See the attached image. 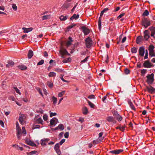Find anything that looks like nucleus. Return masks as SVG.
<instances>
[{
	"label": "nucleus",
	"mask_w": 155,
	"mask_h": 155,
	"mask_svg": "<svg viewBox=\"0 0 155 155\" xmlns=\"http://www.w3.org/2000/svg\"><path fill=\"white\" fill-rule=\"evenodd\" d=\"M154 74L152 73L150 74H148L147 76L146 82L149 84H152L154 81Z\"/></svg>",
	"instance_id": "1"
},
{
	"label": "nucleus",
	"mask_w": 155,
	"mask_h": 155,
	"mask_svg": "<svg viewBox=\"0 0 155 155\" xmlns=\"http://www.w3.org/2000/svg\"><path fill=\"white\" fill-rule=\"evenodd\" d=\"M150 25V22L149 20L147 18H144L142 20V25L144 26L145 28H147Z\"/></svg>",
	"instance_id": "2"
},
{
	"label": "nucleus",
	"mask_w": 155,
	"mask_h": 155,
	"mask_svg": "<svg viewBox=\"0 0 155 155\" xmlns=\"http://www.w3.org/2000/svg\"><path fill=\"white\" fill-rule=\"evenodd\" d=\"M85 41L86 47L88 48H90L92 44V39L88 37L85 39Z\"/></svg>",
	"instance_id": "3"
},
{
	"label": "nucleus",
	"mask_w": 155,
	"mask_h": 155,
	"mask_svg": "<svg viewBox=\"0 0 155 155\" xmlns=\"http://www.w3.org/2000/svg\"><path fill=\"white\" fill-rule=\"evenodd\" d=\"M59 52L61 54V57L64 58V55L67 54L70 55V54L68 52L66 49L61 48L59 51Z\"/></svg>",
	"instance_id": "4"
},
{
	"label": "nucleus",
	"mask_w": 155,
	"mask_h": 155,
	"mask_svg": "<svg viewBox=\"0 0 155 155\" xmlns=\"http://www.w3.org/2000/svg\"><path fill=\"white\" fill-rule=\"evenodd\" d=\"M54 149L58 155H60L61 154V153L60 150L59 143H58L55 145L54 147Z\"/></svg>",
	"instance_id": "5"
},
{
	"label": "nucleus",
	"mask_w": 155,
	"mask_h": 155,
	"mask_svg": "<svg viewBox=\"0 0 155 155\" xmlns=\"http://www.w3.org/2000/svg\"><path fill=\"white\" fill-rule=\"evenodd\" d=\"M152 65L153 64L148 60L145 61L143 64V66L144 67L148 68H151Z\"/></svg>",
	"instance_id": "6"
},
{
	"label": "nucleus",
	"mask_w": 155,
	"mask_h": 155,
	"mask_svg": "<svg viewBox=\"0 0 155 155\" xmlns=\"http://www.w3.org/2000/svg\"><path fill=\"white\" fill-rule=\"evenodd\" d=\"M50 139L49 138H44L41 139V144L42 146H46L47 143L49 141Z\"/></svg>",
	"instance_id": "7"
},
{
	"label": "nucleus",
	"mask_w": 155,
	"mask_h": 155,
	"mask_svg": "<svg viewBox=\"0 0 155 155\" xmlns=\"http://www.w3.org/2000/svg\"><path fill=\"white\" fill-rule=\"evenodd\" d=\"M144 38L146 40H147L150 38V32L148 30H146L144 32Z\"/></svg>",
	"instance_id": "8"
},
{
	"label": "nucleus",
	"mask_w": 155,
	"mask_h": 155,
	"mask_svg": "<svg viewBox=\"0 0 155 155\" xmlns=\"http://www.w3.org/2000/svg\"><path fill=\"white\" fill-rule=\"evenodd\" d=\"M82 31L83 32L84 35H88L90 33L89 29L85 26H82L81 27Z\"/></svg>",
	"instance_id": "9"
},
{
	"label": "nucleus",
	"mask_w": 155,
	"mask_h": 155,
	"mask_svg": "<svg viewBox=\"0 0 155 155\" xmlns=\"http://www.w3.org/2000/svg\"><path fill=\"white\" fill-rule=\"evenodd\" d=\"M147 89L148 91L150 94H153L155 92V88L151 86H147Z\"/></svg>",
	"instance_id": "10"
},
{
	"label": "nucleus",
	"mask_w": 155,
	"mask_h": 155,
	"mask_svg": "<svg viewBox=\"0 0 155 155\" xmlns=\"http://www.w3.org/2000/svg\"><path fill=\"white\" fill-rule=\"evenodd\" d=\"M26 118L25 116L23 114H21L19 116V120L20 123L22 124L24 123V120Z\"/></svg>",
	"instance_id": "11"
},
{
	"label": "nucleus",
	"mask_w": 155,
	"mask_h": 155,
	"mask_svg": "<svg viewBox=\"0 0 155 155\" xmlns=\"http://www.w3.org/2000/svg\"><path fill=\"white\" fill-rule=\"evenodd\" d=\"M144 48L143 46L140 47L139 49V55L142 57L144 56Z\"/></svg>",
	"instance_id": "12"
},
{
	"label": "nucleus",
	"mask_w": 155,
	"mask_h": 155,
	"mask_svg": "<svg viewBox=\"0 0 155 155\" xmlns=\"http://www.w3.org/2000/svg\"><path fill=\"white\" fill-rule=\"evenodd\" d=\"M149 29L151 31L150 34L151 36L154 37L155 34V27L152 26L150 27Z\"/></svg>",
	"instance_id": "13"
},
{
	"label": "nucleus",
	"mask_w": 155,
	"mask_h": 155,
	"mask_svg": "<svg viewBox=\"0 0 155 155\" xmlns=\"http://www.w3.org/2000/svg\"><path fill=\"white\" fill-rule=\"evenodd\" d=\"M122 151H123L122 150L120 149L111 151H110V153L114 154H117L120 153Z\"/></svg>",
	"instance_id": "14"
},
{
	"label": "nucleus",
	"mask_w": 155,
	"mask_h": 155,
	"mask_svg": "<svg viewBox=\"0 0 155 155\" xmlns=\"http://www.w3.org/2000/svg\"><path fill=\"white\" fill-rule=\"evenodd\" d=\"M22 29L23 30V32L24 33H28L29 32L33 30V28H26L25 27H23L22 28Z\"/></svg>",
	"instance_id": "15"
},
{
	"label": "nucleus",
	"mask_w": 155,
	"mask_h": 155,
	"mask_svg": "<svg viewBox=\"0 0 155 155\" xmlns=\"http://www.w3.org/2000/svg\"><path fill=\"white\" fill-rule=\"evenodd\" d=\"M8 64L6 65L7 68H9L12 67L14 64V63L12 60H9L8 61Z\"/></svg>",
	"instance_id": "16"
},
{
	"label": "nucleus",
	"mask_w": 155,
	"mask_h": 155,
	"mask_svg": "<svg viewBox=\"0 0 155 155\" xmlns=\"http://www.w3.org/2000/svg\"><path fill=\"white\" fill-rule=\"evenodd\" d=\"M55 120H58V119L56 118H53L51 120L50 123L51 126H54L55 125Z\"/></svg>",
	"instance_id": "17"
},
{
	"label": "nucleus",
	"mask_w": 155,
	"mask_h": 155,
	"mask_svg": "<svg viewBox=\"0 0 155 155\" xmlns=\"http://www.w3.org/2000/svg\"><path fill=\"white\" fill-rule=\"evenodd\" d=\"M143 38L142 36H138L136 40V43L138 44L140 43V42L142 40Z\"/></svg>",
	"instance_id": "18"
},
{
	"label": "nucleus",
	"mask_w": 155,
	"mask_h": 155,
	"mask_svg": "<svg viewBox=\"0 0 155 155\" xmlns=\"http://www.w3.org/2000/svg\"><path fill=\"white\" fill-rule=\"evenodd\" d=\"M79 17V15L78 14L76 15V14H74L70 18V19L71 20H73L74 19L76 20L78 19Z\"/></svg>",
	"instance_id": "19"
},
{
	"label": "nucleus",
	"mask_w": 155,
	"mask_h": 155,
	"mask_svg": "<svg viewBox=\"0 0 155 155\" xmlns=\"http://www.w3.org/2000/svg\"><path fill=\"white\" fill-rule=\"evenodd\" d=\"M68 38H69V41H67V43H66V46L67 47H68L69 46L71 45L72 44L71 43H72V42L73 41L72 40V38L71 37H69Z\"/></svg>",
	"instance_id": "20"
},
{
	"label": "nucleus",
	"mask_w": 155,
	"mask_h": 155,
	"mask_svg": "<svg viewBox=\"0 0 155 155\" xmlns=\"http://www.w3.org/2000/svg\"><path fill=\"white\" fill-rule=\"evenodd\" d=\"M33 55V52L31 50H29L28 51V56L29 59L31 58Z\"/></svg>",
	"instance_id": "21"
},
{
	"label": "nucleus",
	"mask_w": 155,
	"mask_h": 155,
	"mask_svg": "<svg viewBox=\"0 0 155 155\" xmlns=\"http://www.w3.org/2000/svg\"><path fill=\"white\" fill-rule=\"evenodd\" d=\"M27 144L30 146L35 147L36 146V145L35 143L33 142L31 140H28L26 141Z\"/></svg>",
	"instance_id": "22"
},
{
	"label": "nucleus",
	"mask_w": 155,
	"mask_h": 155,
	"mask_svg": "<svg viewBox=\"0 0 155 155\" xmlns=\"http://www.w3.org/2000/svg\"><path fill=\"white\" fill-rule=\"evenodd\" d=\"M106 120L109 122H112L113 121L114 119L113 117L109 116L107 117Z\"/></svg>",
	"instance_id": "23"
},
{
	"label": "nucleus",
	"mask_w": 155,
	"mask_h": 155,
	"mask_svg": "<svg viewBox=\"0 0 155 155\" xmlns=\"http://www.w3.org/2000/svg\"><path fill=\"white\" fill-rule=\"evenodd\" d=\"M36 122L38 124H43V121L41 117L39 118L36 120Z\"/></svg>",
	"instance_id": "24"
},
{
	"label": "nucleus",
	"mask_w": 155,
	"mask_h": 155,
	"mask_svg": "<svg viewBox=\"0 0 155 155\" xmlns=\"http://www.w3.org/2000/svg\"><path fill=\"white\" fill-rule=\"evenodd\" d=\"M18 68L21 70H25L27 69V67L24 65H21L18 66Z\"/></svg>",
	"instance_id": "25"
},
{
	"label": "nucleus",
	"mask_w": 155,
	"mask_h": 155,
	"mask_svg": "<svg viewBox=\"0 0 155 155\" xmlns=\"http://www.w3.org/2000/svg\"><path fill=\"white\" fill-rule=\"evenodd\" d=\"M68 17V15H66L64 16L63 15H62L60 17V19L61 21H65L67 19Z\"/></svg>",
	"instance_id": "26"
},
{
	"label": "nucleus",
	"mask_w": 155,
	"mask_h": 155,
	"mask_svg": "<svg viewBox=\"0 0 155 155\" xmlns=\"http://www.w3.org/2000/svg\"><path fill=\"white\" fill-rule=\"evenodd\" d=\"M83 113L84 114L86 115L88 113V109L86 107H84L82 109Z\"/></svg>",
	"instance_id": "27"
},
{
	"label": "nucleus",
	"mask_w": 155,
	"mask_h": 155,
	"mask_svg": "<svg viewBox=\"0 0 155 155\" xmlns=\"http://www.w3.org/2000/svg\"><path fill=\"white\" fill-rule=\"evenodd\" d=\"M109 9L107 8H104L103 11H102L100 13V16H102L104 14V13L106 12L109 10Z\"/></svg>",
	"instance_id": "28"
},
{
	"label": "nucleus",
	"mask_w": 155,
	"mask_h": 155,
	"mask_svg": "<svg viewBox=\"0 0 155 155\" xmlns=\"http://www.w3.org/2000/svg\"><path fill=\"white\" fill-rule=\"evenodd\" d=\"M51 99H52V101L53 102V104L54 105L55 104L57 103V98L54 96H53L52 97Z\"/></svg>",
	"instance_id": "29"
},
{
	"label": "nucleus",
	"mask_w": 155,
	"mask_h": 155,
	"mask_svg": "<svg viewBox=\"0 0 155 155\" xmlns=\"http://www.w3.org/2000/svg\"><path fill=\"white\" fill-rule=\"evenodd\" d=\"M51 18L50 15H44L42 17V18L43 20H46L49 18Z\"/></svg>",
	"instance_id": "30"
},
{
	"label": "nucleus",
	"mask_w": 155,
	"mask_h": 155,
	"mask_svg": "<svg viewBox=\"0 0 155 155\" xmlns=\"http://www.w3.org/2000/svg\"><path fill=\"white\" fill-rule=\"evenodd\" d=\"M77 24H71L67 27V29L69 30L73 27L75 26Z\"/></svg>",
	"instance_id": "31"
},
{
	"label": "nucleus",
	"mask_w": 155,
	"mask_h": 155,
	"mask_svg": "<svg viewBox=\"0 0 155 155\" xmlns=\"http://www.w3.org/2000/svg\"><path fill=\"white\" fill-rule=\"evenodd\" d=\"M56 74L54 72H51L49 73L48 76L49 77H55L56 76Z\"/></svg>",
	"instance_id": "32"
},
{
	"label": "nucleus",
	"mask_w": 155,
	"mask_h": 155,
	"mask_svg": "<svg viewBox=\"0 0 155 155\" xmlns=\"http://www.w3.org/2000/svg\"><path fill=\"white\" fill-rule=\"evenodd\" d=\"M47 84L48 87L50 88L53 86V84L52 81H48L47 82Z\"/></svg>",
	"instance_id": "33"
},
{
	"label": "nucleus",
	"mask_w": 155,
	"mask_h": 155,
	"mask_svg": "<svg viewBox=\"0 0 155 155\" xmlns=\"http://www.w3.org/2000/svg\"><path fill=\"white\" fill-rule=\"evenodd\" d=\"M37 152L36 151H32L30 152H27V154L28 155H32L33 154H35Z\"/></svg>",
	"instance_id": "34"
},
{
	"label": "nucleus",
	"mask_w": 155,
	"mask_h": 155,
	"mask_svg": "<svg viewBox=\"0 0 155 155\" xmlns=\"http://www.w3.org/2000/svg\"><path fill=\"white\" fill-rule=\"evenodd\" d=\"M154 48V47L153 45H150L149 48V52H151L153 51Z\"/></svg>",
	"instance_id": "35"
},
{
	"label": "nucleus",
	"mask_w": 155,
	"mask_h": 155,
	"mask_svg": "<svg viewBox=\"0 0 155 155\" xmlns=\"http://www.w3.org/2000/svg\"><path fill=\"white\" fill-rule=\"evenodd\" d=\"M117 120L119 121H121L122 119V117H121L119 114L116 117Z\"/></svg>",
	"instance_id": "36"
},
{
	"label": "nucleus",
	"mask_w": 155,
	"mask_h": 155,
	"mask_svg": "<svg viewBox=\"0 0 155 155\" xmlns=\"http://www.w3.org/2000/svg\"><path fill=\"white\" fill-rule=\"evenodd\" d=\"M88 103L89 104V105L90 106V107L92 108H94V104L92 103L91 101H87Z\"/></svg>",
	"instance_id": "37"
},
{
	"label": "nucleus",
	"mask_w": 155,
	"mask_h": 155,
	"mask_svg": "<svg viewBox=\"0 0 155 155\" xmlns=\"http://www.w3.org/2000/svg\"><path fill=\"white\" fill-rule=\"evenodd\" d=\"M137 49L135 48H133L131 49V51L132 53H137Z\"/></svg>",
	"instance_id": "38"
},
{
	"label": "nucleus",
	"mask_w": 155,
	"mask_h": 155,
	"mask_svg": "<svg viewBox=\"0 0 155 155\" xmlns=\"http://www.w3.org/2000/svg\"><path fill=\"white\" fill-rule=\"evenodd\" d=\"M65 92V91H63L59 93L58 94V96L59 97H62L64 94Z\"/></svg>",
	"instance_id": "39"
},
{
	"label": "nucleus",
	"mask_w": 155,
	"mask_h": 155,
	"mask_svg": "<svg viewBox=\"0 0 155 155\" xmlns=\"http://www.w3.org/2000/svg\"><path fill=\"white\" fill-rule=\"evenodd\" d=\"M8 99L13 101H15L16 99L13 96H10L8 97Z\"/></svg>",
	"instance_id": "40"
},
{
	"label": "nucleus",
	"mask_w": 155,
	"mask_h": 155,
	"mask_svg": "<svg viewBox=\"0 0 155 155\" xmlns=\"http://www.w3.org/2000/svg\"><path fill=\"white\" fill-rule=\"evenodd\" d=\"M148 15L149 12L147 10H146L143 13V15L144 16H147Z\"/></svg>",
	"instance_id": "41"
},
{
	"label": "nucleus",
	"mask_w": 155,
	"mask_h": 155,
	"mask_svg": "<svg viewBox=\"0 0 155 155\" xmlns=\"http://www.w3.org/2000/svg\"><path fill=\"white\" fill-rule=\"evenodd\" d=\"M54 71L58 72H61L63 70L59 68H56L55 69Z\"/></svg>",
	"instance_id": "42"
},
{
	"label": "nucleus",
	"mask_w": 155,
	"mask_h": 155,
	"mask_svg": "<svg viewBox=\"0 0 155 155\" xmlns=\"http://www.w3.org/2000/svg\"><path fill=\"white\" fill-rule=\"evenodd\" d=\"M44 61L43 60H41L37 64V65H40L43 64L44 63Z\"/></svg>",
	"instance_id": "43"
},
{
	"label": "nucleus",
	"mask_w": 155,
	"mask_h": 155,
	"mask_svg": "<svg viewBox=\"0 0 155 155\" xmlns=\"http://www.w3.org/2000/svg\"><path fill=\"white\" fill-rule=\"evenodd\" d=\"M59 129H61V130H63L64 129V127L63 124H60L58 126Z\"/></svg>",
	"instance_id": "44"
},
{
	"label": "nucleus",
	"mask_w": 155,
	"mask_h": 155,
	"mask_svg": "<svg viewBox=\"0 0 155 155\" xmlns=\"http://www.w3.org/2000/svg\"><path fill=\"white\" fill-rule=\"evenodd\" d=\"M149 55L151 57H155V52L154 51H152L151 52H149Z\"/></svg>",
	"instance_id": "45"
},
{
	"label": "nucleus",
	"mask_w": 155,
	"mask_h": 155,
	"mask_svg": "<svg viewBox=\"0 0 155 155\" xmlns=\"http://www.w3.org/2000/svg\"><path fill=\"white\" fill-rule=\"evenodd\" d=\"M13 88L15 90V91L18 94H21L19 90L17 87H14Z\"/></svg>",
	"instance_id": "46"
},
{
	"label": "nucleus",
	"mask_w": 155,
	"mask_h": 155,
	"mask_svg": "<svg viewBox=\"0 0 155 155\" xmlns=\"http://www.w3.org/2000/svg\"><path fill=\"white\" fill-rule=\"evenodd\" d=\"M16 130H17V134H21V129L20 127L18 128H18H16Z\"/></svg>",
	"instance_id": "47"
},
{
	"label": "nucleus",
	"mask_w": 155,
	"mask_h": 155,
	"mask_svg": "<svg viewBox=\"0 0 155 155\" xmlns=\"http://www.w3.org/2000/svg\"><path fill=\"white\" fill-rule=\"evenodd\" d=\"M12 7L13 9L15 11H16L17 10V6L15 4H12Z\"/></svg>",
	"instance_id": "48"
},
{
	"label": "nucleus",
	"mask_w": 155,
	"mask_h": 155,
	"mask_svg": "<svg viewBox=\"0 0 155 155\" xmlns=\"http://www.w3.org/2000/svg\"><path fill=\"white\" fill-rule=\"evenodd\" d=\"M141 73L142 75H144L147 72V70L143 69L141 71Z\"/></svg>",
	"instance_id": "49"
},
{
	"label": "nucleus",
	"mask_w": 155,
	"mask_h": 155,
	"mask_svg": "<svg viewBox=\"0 0 155 155\" xmlns=\"http://www.w3.org/2000/svg\"><path fill=\"white\" fill-rule=\"evenodd\" d=\"M130 105L132 109L134 110H135L136 108L131 102L130 104Z\"/></svg>",
	"instance_id": "50"
},
{
	"label": "nucleus",
	"mask_w": 155,
	"mask_h": 155,
	"mask_svg": "<svg viewBox=\"0 0 155 155\" xmlns=\"http://www.w3.org/2000/svg\"><path fill=\"white\" fill-rule=\"evenodd\" d=\"M130 71L127 68H126L124 70V73L126 74H128L130 73Z\"/></svg>",
	"instance_id": "51"
},
{
	"label": "nucleus",
	"mask_w": 155,
	"mask_h": 155,
	"mask_svg": "<svg viewBox=\"0 0 155 155\" xmlns=\"http://www.w3.org/2000/svg\"><path fill=\"white\" fill-rule=\"evenodd\" d=\"M89 58V56H87L86 57L84 60H82L81 61V63H84L87 61V59Z\"/></svg>",
	"instance_id": "52"
},
{
	"label": "nucleus",
	"mask_w": 155,
	"mask_h": 155,
	"mask_svg": "<svg viewBox=\"0 0 155 155\" xmlns=\"http://www.w3.org/2000/svg\"><path fill=\"white\" fill-rule=\"evenodd\" d=\"M57 115L56 113H52L51 112L50 113V117H52L53 116H56Z\"/></svg>",
	"instance_id": "53"
},
{
	"label": "nucleus",
	"mask_w": 155,
	"mask_h": 155,
	"mask_svg": "<svg viewBox=\"0 0 155 155\" xmlns=\"http://www.w3.org/2000/svg\"><path fill=\"white\" fill-rule=\"evenodd\" d=\"M112 113L113 115L116 116V117L119 114L117 113V111H114Z\"/></svg>",
	"instance_id": "54"
},
{
	"label": "nucleus",
	"mask_w": 155,
	"mask_h": 155,
	"mask_svg": "<svg viewBox=\"0 0 155 155\" xmlns=\"http://www.w3.org/2000/svg\"><path fill=\"white\" fill-rule=\"evenodd\" d=\"M88 98L90 99H94L95 98V96L94 95H91L89 96L88 97Z\"/></svg>",
	"instance_id": "55"
},
{
	"label": "nucleus",
	"mask_w": 155,
	"mask_h": 155,
	"mask_svg": "<svg viewBox=\"0 0 155 155\" xmlns=\"http://www.w3.org/2000/svg\"><path fill=\"white\" fill-rule=\"evenodd\" d=\"M64 136L65 138H68L69 136V133L68 132H66L64 134Z\"/></svg>",
	"instance_id": "56"
},
{
	"label": "nucleus",
	"mask_w": 155,
	"mask_h": 155,
	"mask_svg": "<svg viewBox=\"0 0 155 155\" xmlns=\"http://www.w3.org/2000/svg\"><path fill=\"white\" fill-rule=\"evenodd\" d=\"M98 143H99V142L98 140H94L93 141V143L94 144H98Z\"/></svg>",
	"instance_id": "57"
},
{
	"label": "nucleus",
	"mask_w": 155,
	"mask_h": 155,
	"mask_svg": "<svg viewBox=\"0 0 155 155\" xmlns=\"http://www.w3.org/2000/svg\"><path fill=\"white\" fill-rule=\"evenodd\" d=\"M40 127V126L39 125H35L33 127V129H36V128H39Z\"/></svg>",
	"instance_id": "58"
},
{
	"label": "nucleus",
	"mask_w": 155,
	"mask_h": 155,
	"mask_svg": "<svg viewBox=\"0 0 155 155\" xmlns=\"http://www.w3.org/2000/svg\"><path fill=\"white\" fill-rule=\"evenodd\" d=\"M43 119L45 120L46 121L48 119V116L46 115H44L43 116Z\"/></svg>",
	"instance_id": "59"
},
{
	"label": "nucleus",
	"mask_w": 155,
	"mask_h": 155,
	"mask_svg": "<svg viewBox=\"0 0 155 155\" xmlns=\"http://www.w3.org/2000/svg\"><path fill=\"white\" fill-rule=\"evenodd\" d=\"M65 140L64 139H63L60 142L59 144L60 145H62V144L64 143L65 141Z\"/></svg>",
	"instance_id": "60"
},
{
	"label": "nucleus",
	"mask_w": 155,
	"mask_h": 155,
	"mask_svg": "<svg viewBox=\"0 0 155 155\" xmlns=\"http://www.w3.org/2000/svg\"><path fill=\"white\" fill-rule=\"evenodd\" d=\"M109 94V93H107L106 96H105L103 98H102V101H103V102H104V101L106 99V98H107V96Z\"/></svg>",
	"instance_id": "61"
},
{
	"label": "nucleus",
	"mask_w": 155,
	"mask_h": 155,
	"mask_svg": "<svg viewBox=\"0 0 155 155\" xmlns=\"http://www.w3.org/2000/svg\"><path fill=\"white\" fill-rule=\"evenodd\" d=\"M0 124L3 127H4V123L2 121L0 120Z\"/></svg>",
	"instance_id": "62"
},
{
	"label": "nucleus",
	"mask_w": 155,
	"mask_h": 155,
	"mask_svg": "<svg viewBox=\"0 0 155 155\" xmlns=\"http://www.w3.org/2000/svg\"><path fill=\"white\" fill-rule=\"evenodd\" d=\"M78 4V3H77L76 4V5L73 8L71 9V12H73L74 10H75V9L76 8V6H77V5Z\"/></svg>",
	"instance_id": "63"
},
{
	"label": "nucleus",
	"mask_w": 155,
	"mask_h": 155,
	"mask_svg": "<svg viewBox=\"0 0 155 155\" xmlns=\"http://www.w3.org/2000/svg\"><path fill=\"white\" fill-rule=\"evenodd\" d=\"M124 15V13H122L118 17V18H122Z\"/></svg>",
	"instance_id": "64"
}]
</instances>
